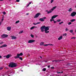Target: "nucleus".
I'll list each match as a JSON object with an SVG mask.
<instances>
[{"label":"nucleus","mask_w":76,"mask_h":76,"mask_svg":"<svg viewBox=\"0 0 76 76\" xmlns=\"http://www.w3.org/2000/svg\"><path fill=\"white\" fill-rule=\"evenodd\" d=\"M10 67H16L17 66V64L13 62H11L10 63L9 66Z\"/></svg>","instance_id":"obj_1"},{"label":"nucleus","mask_w":76,"mask_h":76,"mask_svg":"<svg viewBox=\"0 0 76 76\" xmlns=\"http://www.w3.org/2000/svg\"><path fill=\"white\" fill-rule=\"evenodd\" d=\"M23 55V53H20V54H17L16 56H15L14 58H19V59H20L21 60H23V59L22 57H20V56H21Z\"/></svg>","instance_id":"obj_2"},{"label":"nucleus","mask_w":76,"mask_h":76,"mask_svg":"<svg viewBox=\"0 0 76 76\" xmlns=\"http://www.w3.org/2000/svg\"><path fill=\"white\" fill-rule=\"evenodd\" d=\"M56 7L55 6L53 7V8H51L50 10L48 11V10L46 11V12H47L48 14H49V13H52V12H53L54 10L56 9Z\"/></svg>","instance_id":"obj_3"},{"label":"nucleus","mask_w":76,"mask_h":76,"mask_svg":"<svg viewBox=\"0 0 76 76\" xmlns=\"http://www.w3.org/2000/svg\"><path fill=\"white\" fill-rule=\"evenodd\" d=\"M49 28H50V26L45 27V26L44 31L45 33L47 34L50 32V31H48L49 30Z\"/></svg>","instance_id":"obj_4"},{"label":"nucleus","mask_w":76,"mask_h":76,"mask_svg":"<svg viewBox=\"0 0 76 76\" xmlns=\"http://www.w3.org/2000/svg\"><path fill=\"white\" fill-rule=\"evenodd\" d=\"M47 19L46 17H44L43 18H41L39 19L40 21H41V22H44L45 21V19Z\"/></svg>","instance_id":"obj_5"},{"label":"nucleus","mask_w":76,"mask_h":76,"mask_svg":"<svg viewBox=\"0 0 76 76\" xmlns=\"http://www.w3.org/2000/svg\"><path fill=\"white\" fill-rule=\"evenodd\" d=\"M40 29L41 30V32H44V29H45V26H42L41 28Z\"/></svg>","instance_id":"obj_6"},{"label":"nucleus","mask_w":76,"mask_h":76,"mask_svg":"<svg viewBox=\"0 0 76 76\" xmlns=\"http://www.w3.org/2000/svg\"><path fill=\"white\" fill-rule=\"evenodd\" d=\"M41 13H38L37 14L35 15L34 17V18H37L39 16V15H41Z\"/></svg>","instance_id":"obj_7"},{"label":"nucleus","mask_w":76,"mask_h":76,"mask_svg":"<svg viewBox=\"0 0 76 76\" xmlns=\"http://www.w3.org/2000/svg\"><path fill=\"white\" fill-rule=\"evenodd\" d=\"M76 12H72L71 14V16H72V17H73L76 15Z\"/></svg>","instance_id":"obj_8"},{"label":"nucleus","mask_w":76,"mask_h":76,"mask_svg":"<svg viewBox=\"0 0 76 76\" xmlns=\"http://www.w3.org/2000/svg\"><path fill=\"white\" fill-rule=\"evenodd\" d=\"M35 41V40L33 39L30 40H28V43H32L34 42Z\"/></svg>","instance_id":"obj_9"},{"label":"nucleus","mask_w":76,"mask_h":76,"mask_svg":"<svg viewBox=\"0 0 76 76\" xmlns=\"http://www.w3.org/2000/svg\"><path fill=\"white\" fill-rule=\"evenodd\" d=\"M8 37V35L6 34H4L1 35V37L2 38H6Z\"/></svg>","instance_id":"obj_10"},{"label":"nucleus","mask_w":76,"mask_h":76,"mask_svg":"<svg viewBox=\"0 0 76 76\" xmlns=\"http://www.w3.org/2000/svg\"><path fill=\"white\" fill-rule=\"evenodd\" d=\"M11 39H17V37L15 36H11Z\"/></svg>","instance_id":"obj_11"},{"label":"nucleus","mask_w":76,"mask_h":76,"mask_svg":"<svg viewBox=\"0 0 76 76\" xmlns=\"http://www.w3.org/2000/svg\"><path fill=\"white\" fill-rule=\"evenodd\" d=\"M57 16H58V15H55L53 16L52 17V19H55V18H57Z\"/></svg>","instance_id":"obj_12"},{"label":"nucleus","mask_w":76,"mask_h":76,"mask_svg":"<svg viewBox=\"0 0 76 76\" xmlns=\"http://www.w3.org/2000/svg\"><path fill=\"white\" fill-rule=\"evenodd\" d=\"M34 28H37V27H36L35 26H33L31 27V28L30 29V30H32V29H34Z\"/></svg>","instance_id":"obj_13"},{"label":"nucleus","mask_w":76,"mask_h":76,"mask_svg":"<svg viewBox=\"0 0 76 76\" xmlns=\"http://www.w3.org/2000/svg\"><path fill=\"white\" fill-rule=\"evenodd\" d=\"M7 47V45H2V46H0V48H3L4 47Z\"/></svg>","instance_id":"obj_14"},{"label":"nucleus","mask_w":76,"mask_h":76,"mask_svg":"<svg viewBox=\"0 0 76 76\" xmlns=\"http://www.w3.org/2000/svg\"><path fill=\"white\" fill-rule=\"evenodd\" d=\"M11 56V55H8L7 56H6V58H10V57Z\"/></svg>","instance_id":"obj_15"},{"label":"nucleus","mask_w":76,"mask_h":76,"mask_svg":"<svg viewBox=\"0 0 76 76\" xmlns=\"http://www.w3.org/2000/svg\"><path fill=\"white\" fill-rule=\"evenodd\" d=\"M7 29L8 31H10V29H11V27H8L7 28Z\"/></svg>","instance_id":"obj_16"},{"label":"nucleus","mask_w":76,"mask_h":76,"mask_svg":"<svg viewBox=\"0 0 76 76\" xmlns=\"http://www.w3.org/2000/svg\"><path fill=\"white\" fill-rule=\"evenodd\" d=\"M62 38H63V36H61L58 38V40H60L61 39H62Z\"/></svg>","instance_id":"obj_17"},{"label":"nucleus","mask_w":76,"mask_h":76,"mask_svg":"<svg viewBox=\"0 0 76 76\" xmlns=\"http://www.w3.org/2000/svg\"><path fill=\"white\" fill-rule=\"evenodd\" d=\"M76 20V19H72V20H70V22H75Z\"/></svg>","instance_id":"obj_18"},{"label":"nucleus","mask_w":76,"mask_h":76,"mask_svg":"<svg viewBox=\"0 0 76 76\" xmlns=\"http://www.w3.org/2000/svg\"><path fill=\"white\" fill-rule=\"evenodd\" d=\"M67 34L66 33H65L63 34V37H67Z\"/></svg>","instance_id":"obj_19"},{"label":"nucleus","mask_w":76,"mask_h":76,"mask_svg":"<svg viewBox=\"0 0 76 76\" xmlns=\"http://www.w3.org/2000/svg\"><path fill=\"white\" fill-rule=\"evenodd\" d=\"M73 10V9H72V8H71L69 9L68 10L69 12H72Z\"/></svg>","instance_id":"obj_20"},{"label":"nucleus","mask_w":76,"mask_h":76,"mask_svg":"<svg viewBox=\"0 0 76 76\" xmlns=\"http://www.w3.org/2000/svg\"><path fill=\"white\" fill-rule=\"evenodd\" d=\"M44 42H41L40 44V45H44Z\"/></svg>","instance_id":"obj_21"},{"label":"nucleus","mask_w":76,"mask_h":76,"mask_svg":"<svg viewBox=\"0 0 76 76\" xmlns=\"http://www.w3.org/2000/svg\"><path fill=\"white\" fill-rule=\"evenodd\" d=\"M54 20L52 18H51V19L50 20V22H52V21H53Z\"/></svg>","instance_id":"obj_22"},{"label":"nucleus","mask_w":76,"mask_h":76,"mask_svg":"<svg viewBox=\"0 0 76 76\" xmlns=\"http://www.w3.org/2000/svg\"><path fill=\"white\" fill-rule=\"evenodd\" d=\"M73 30H71L69 31V32H70V33H73Z\"/></svg>","instance_id":"obj_23"},{"label":"nucleus","mask_w":76,"mask_h":76,"mask_svg":"<svg viewBox=\"0 0 76 76\" xmlns=\"http://www.w3.org/2000/svg\"><path fill=\"white\" fill-rule=\"evenodd\" d=\"M45 70H46V68H43V69H42V71L45 72Z\"/></svg>","instance_id":"obj_24"},{"label":"nucleus","mask_w":76,"mask_h":76,"mask_svg":"<svg viewBox=\"0 0 76 76\" xmlns=\"http://www.w3.org/2000/svg\"><path fill=\"white\" fill-rule=\"evenodd\" d=\"M57 22H59L61 21V19H58L57 20H56Z\"/></svg>","instance_id":"obj_25"},{"label":"nucleus","mask_w":76,"mask_h":76,"mask_svg":"<svg viewBox=\"0 0 76 76\" xmlns=\"http://www.w3.org/2000/svg\"><path fill=\"white\" fill-rule=\"evenodd\" d=\"M23 31H21L19 32V34H22V33H23Z\"/></svg>","instance_id":"obj_26"},{"label":"nucleus","mask_w":76,"mask_h":76,"mask_svg":"<svg viewBox=\"0 0 76 76\" xmlns=\"http://www.w3.org/2000/svg\"><path fill=\"white\" fill-rule=\"evenodd\" d=\"M19 20H18L15 23H16V24L17 23H19Z\"/></svg>","instance_id":"obj_27"},{"label":"nucleus","mask_w":76,"mask_h":76,"mask_svg":"<svg viewBox=\"0 0 76 76\" xmlns=\"http://www.w3.org/2000/svg\"><path fill=\"white\" fill-rule=\"evenodd\" d=\"M69 31V29H68L67 28H66L65 29V31Z\"/></svg>","instance_id":"obj_28"},{"label":"nucleus","mask_w":76,"mask_h":76,"mask_svg":"<svg viewBox=\"0 0 76 76\" xmlns=\"http://www.w3.org/2000/svg\"><path fill=\"white\" fill-rule=\"evenodd\" d=\"M50 45V44H48L47 45H44V46H48V45Z\"/></svg>","instance_id":"obj_29"},{"label":"nucleus","mask_w":76,"mask_h":76,"mask_svg":"<svg viewBox=\"0 0 76 76\" xmlns=\"http://www.w3.org/2000/svg\"><path fill=\"white\" fill-rule=\"evenodd\" d=\"M61 23H63V22L62 21V22L59 23V25H61Z\"/></svg>","instance_id":"obj_30"},{"label":"nucleus","mask_w":76,"mask_h":76,"mask_svg":"<svg viewBox=\"0 0 76 76\" xmlns=\"http://www.w3.org/2000/svg\"><path fill=\"white\" fill-rule=\"evenodd\" d=\"M31 37H32V38H34V36L33 35L31 34Z\"/></svg>","instance_id":"obj_31"},{"label":"nucleus","mask_w":76,"mask_h":76,"mask_svg":"<svg viewBox=\"0 0 76 76\" xmlns=\"http://www.w3.org/2000/svg\"><path fill=\"white\" fill-rule=\"evenodd\" d=\"M57 22H56V21L54 20L53 21V23H56Z\"/></svg>","instance_id":"obj_32"},{"label":"nucleus","mask_w":76,"mask_h":76,"mask_svg":"<svg viewBox=\"0 0 76 76\" xmlns=\"http://www.w3.org/2000/svg\"><path fill=\"white\" fill-rule=\"evenodd\" d=\"M41 23L40 22H37V25L38 24H40V23Z\"/></svg>","instance_id":"obj_33"},{"label":"nucleus","mask_w":76,"mask_h":76,"mask_svg":"<svg viewBox=\"0 0 76 76\" xmlns=\"http://www.w3.org/2000/svg\"><path fill=\"white\" fill-rule=\"evenodd\" d=\"M72 24V23L71 22H69L68 23V25H71Z\"/></svg>","instance_id":"obj_34"},{"label":"nucleus","mask_w":76,"mask_h":76,"mask_svg":"<svg viewBox=\"0 0 76 76\" xmlns=\"http://www.w3.org/2000/svg\"><path fill=\"white\" fill-rule=\"evenodd\" d=\"M53 1H54V0H51V1L50 2L51 3H52Z\"/></svg>","instance_id":"obj_35"},{"label":"nucleus","mask_w":76,"mask_h":76,"mask_svg":"<svg viewBox=\"0 0 76 76\" xmlns=\"http://www.w3.org/2000/svg\"><path fill=\"white\" fill-rule=\"evenodd\" d=\"M3 14L4 15H6V13L5 12H3Z\"/></svg>","instance_id":"obj_36"},{"label":"nucleus","mask_w":76,"mask_h":76,"mask_svg":"<svg viewBox=\"0 0 76 76\" xmlns=\"http://www.w3.org/2000/svg\"><path fill=\"white\" fill-rule=\"evenodd\" d=\"M71 39H76L75 37H72Z\"/></svg>","instance_id":"obj_37"},{"label":"nucleus","mask_w":76,"mask_h":76,"mask_svg":"<svg viewBox=\"0 0 76 76\" xmlns=\"http://www.w3.org/2000/svg\"><path fill=\"white\" fill-rule=\"evenodd\" d=\"M63 72H57V73H62Z\"/></svg>","instance_id":"obj_38"},{"label":"nucleus","mask_w":76,"mask_h":76,"mask_svg":"<svg viewBox=\"0 0 76 76\" xmlns=\"http://www.w3.org/2000/svg\"><path fill=\"white\" fill-rule=\"evenodd\" d=\"M3 44V42H0V44Z\"/></svg>","instance_id":"obj_39"},{"label":"nucleus","mask_w":76,"mask_h":76,"mask_svg":"<svg viewBox=\"0 0 76 76\" xmlns=\"http://www.w3.org/2000/svg\"><path fill=\"white\" fill-rule=\"evenodd\" d=\"M33 24V25H37V23H34Z\"/></svg>","instance_id":"obj_40"},{"label":"nucleus","mask_w":76,"mask_h":76,"mask_svg":"<svg viewBox=\"0 0 76 76\" xmlns=\"http://www.w3.org/2000/svg\"><path fill=\"white\" fill-rule=\"evenodd\" d=\"M3 20H4V18L3 17L2 18V22L3 21Z\"/></svg>","instance_id":"obj_41"},{"label":"nucleus","mask_w":76,"mask_h":76,"mask_svg":"<svg viewBox=\"0 0 76 76\" xmlns=\"http://www.w3.org/2000/svg\"><path fill=\"white\" fill-rule=\"evenodd\" d=\"M20 1V0H16L17 2H19Z\"/></svg>","instance_id":"obj_42"},{"label":"nucleus","mask_w":76,"mask_h":76,"mask_svg":"<svg viewBox=\"0 0 76 76\" xmlns=\"http://www.w3.org/2000/svg\"><path fill=\"white\" fill-rule=\"evenodd\" d=\"M2 69H3V68H0V70H2Z\"/></svg>","instance_id":"obj_43"},{"label":"nucleus","mask_w":76,"mask_h":76,"mask_svg":"<svg viewBox=\"0 0 76 76\" xmlns=\"http://www.w3.org/2000/svg\"><path fill=\"white\" fill-rule=\"evenodd\" d=\"M29 6V4H28L27 5V7H28V6Z\"/></svg>","instance_id":"obj_44"},{"label":"nucleus","mask_w":76,"mask_h":76,"mask_svg":"<svg viewBox=\"0 0 76 76\" xmlns=\"http://www.w3.org/2000/svg\"><path fill=\"white\" fill-rule=\"evenodd\" d=\"M31 4V2H30L28 3V4H29V5L30 4Z\"/></svg>","instance_id":"obj_45"},{"label":"nucleus","mask_w":76,"mask_h":76,"mask_svg":"<svg viewBox=\"0 0 76 76\" xmlns=\"http://www.w3.org/2000/svg\"><path fill=\"white\" fill-rule=\"evenodd\" d=\"M50 66L49 65L48 66V68H50Z\"/></svg>","instance_id":"obj_46"},{"label":"nucleus","mask_w":76,"mask_h":76,"mask_svg":"<svg viewBox=\"0 0 76 76\" xmlns=\"http://www.w3.org/2000/svg\"><path fill=\"white\" fill-rule=\"evenodd\" d=\"M5 75H5V73H4L3 75L2 76H5Z\"/></svg>","instance_id":"obj_47"},{"label":"nucleus","mask_w":76,"mask_h":76,"mask_svg":"<svg viewBox=\"0 0 76 76\" xmlns=\"http://www.w3.org/2000/svg\"><path fill=\"white\" fill-rule=\"evenodd\" d=\"M56 61V62H57V61Z\"/></svg>","instance_id":"obj_48"},{"label":"nucleus","mask_w":76,"mask_h":76,"mask_svg":"<svg viewBox=\"0 0 76 76\" xmlns=\"http://www.w3.org/2000/svg\"><path fill=\"white\" fill-rule=\"evenodd\" d=\"M2 58V57L1 56H0V58Z\"/></svg>","instance_id":"obj_49"},{"label":"nucleus","mask_w":76,"mask_h":76,"mask_svg":"<svg viewBox=\"0 0 76 76\" xmlns=\"http://www.w3.org/2000/svg\"><path fill=\"white\" fill-rule=\"evenodd\" d=\"M49 45H52V44H49Z\"/></svg>","instance_id":"obj_50"},{"label":"nucleus","mask_w":76,"mask_h":76,"mask_svg":"<svg viewBox=\"0 0 76 76\" xmlns=\"http://www.w3.org/2000/svg\"><path fill=\"white\" fill-rule=\"evenodd\" d=\"M1 22H0V26L1 25Z\"/></svg>","instance_id":"obj_51"},{"label":"nucleus","mask_w":76,"mask_h":76,"mask_svg":"<svg viewBox=\"0 0 76 76\" xmlns=\"http://www.w3.org/2000/svg\"><path fill=\"white\" fill-rule=\"evenodd\" d=\"M29 15V14L28 13L26 14L27 15Z\"/></svg>","instance_id":"obj_52"},{"label":"nucleus","mask_w":76,"mask_h":76,"mask_svg":"<svg viewBox=\"0 0 76 76\" xmlns=\"http://www.w3.org/2000/svg\"><path fill=\"white\" fill-rule=\"evenodd\" d=\"M3 0H0V1H3Z\"/></svg>","instance_id":"obj_53"},{"label":"nucleus","mask_w":76,"mask_h":76,"mask_svg":"<svg viewBox=\"0 0 76 76\" xmlns=\"http://www.w3.org/2000/svg\"><path fill=\"white\" fill-rule=\"evenodd\" d=\"M45 61V62H47V61Z\"/></svg>","instance_id":"obj_54"},{"label":"nucleus","mask_w":76,"mask_h":76,"mask_svg":"<svg viewBox=\"0 0 76 76\" xmlns=\"http://www.w3.org/2000/svg\"><path fill=\"white\" fill-rule=\"evenodd\" d=\"M75 32H76V29H75Z\"/></svg>","instance_id":"obj_55"},{"label":"nucleus","mask_w":76,"mask_h":76,"mask_svg":"<svg viewBox=\"0 0 76 76\" xmlns=\"http://www.w3.org/2000/svg\"><path fill=\"white\" fill-rule=\"evenodd\" d=\"M40 58H42V57H41V56H40Z\"/></svg>","instance_id":"obj_56"},{"label":"nucleus","mask_w":76,"mask_h":76,"mask_svg":"<svg viewBox=\"0 0 76 76\" xmlns=\"http://www.w3.org/2000/svg\"><path fill=\"white\" fill-rule=\"evenodd\" d=\"M21 72H23V70H21Z\"/></svg>","instance_id":"obj_57"},{"label":"nucleus","mask_w":76,"mask_h":76,"mask_svg":"<svg viewBox=\"0 0 76 76\" xmlns=\"http://www.w3.org/2000/svg\"><path fill=\"white\" fill-rule=\"evenodd\" d=\"M52 68H53V69H54V67H53Z\"/></svg>","instance_id":"obj_58"},{"label":"nucleus","mask_w":76,"mask_h":76,"mask_svg":"<svg viewBox=\"0 0 76 76\" xmlns=\"http://www.w3.org/2000/svg\"><path fill=\"white\" fill-rule=\"evenodd\" d=\"M66 76V75H65V76Z\"/></svg>","instance_id":"obj_59"},{"label":"nucleus","mask_w":76,"mask_h":76,"mask_svg":"<svg viewBox=\"0 0 76 76\" xmlns=\"http://www.w3.org/2000/svg\"><path fill=\"white\" fill-rule=\"evenodd\" d=\"M5 56H4V57H5Z\"/></svg>","instance_id":"obj_60"}]
</instances>
